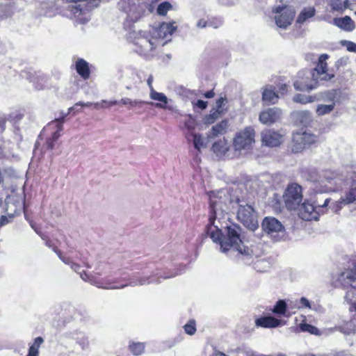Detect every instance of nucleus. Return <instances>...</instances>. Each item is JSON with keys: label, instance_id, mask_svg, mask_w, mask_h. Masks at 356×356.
<instances>
[{"label": "nucleus", "instance_id": "obj_1", "mask_svg": "<svg viewBox=\"0 0 356 356\" xmlns=\"http://www.w3.org/2000/svg\"><path fill=\"white\" fill-rule=\"evenodd\" d=\"M326 54H323L319 58V63L316 68L312 71H307L299 73V78L303 74L305 76L302 77L301 80H297L294 82L293 86L296 90L300 91H309L312 90L317 87L318 80L329 81L331 80L334 76L327 72V63L323 61L327 58Z\"/></svg>", "mask_w": 356, "mask_h": 356}, {"label": "nucleus", "instance_id": "obj_2", "mask_svg": "<svg viewBox=\"0 0 356 356\" xmlns=\"http://www.w3.org/2000/svg\"><path fill=\"white\" fill-rule=\"evenodd\" d=\"M71 3L67 6L72 15L81 24H85L90 19V11L98 6L99 0H65Z\"/></svg>", "mask_w": 356, "mask_h": 356}, {"label": "nucleus", "instance_id": "obj_3", "mask_svg": "<svg viewBox=\"0 0 356 356\" xmlns=\"http://www.w3.org/2000/svg\"><path fill=\"white\" fill-rule=\"evenodd\" d=\"M211 216L209 221L213 224L216 219L223 216V213L229 209V204L232 203L230 195L225 191L212 192L209 195Z\"/></svg>", "mask_w": 356, "mask_h": 356}, {"label": "nucleus", "instance_id": "obj_4", "mask_svg": "<svg viewBox=\"0 0 356 356\" xmlns=\"http://www.w3.org/2000/svg\"><path fill=\"white\" fill-rule=\"evenodd\" d=\"M243 238V229L239 225L232 224L227 226L226 235L220 241L221 251L225 252L232 248L242 253Z\"/></svg>", "mask_w": 356, "mask_h": 356}, {"label": "nucleus", "instance_id": "obj_5", "mask_svg": "<svg viewBox=\"0 0 356 356\" xmlns=\"http://www.w3.org/2000/svg\"><path fill=\"white\" fill-rule=\"evenodd\" d=\"M342 181L343 176L341 174L336 171L325 170L314 180L315 189L320 193L333 191Z\"/></svg>", "mask_w": 356, "mask_h": 356}, {"label": "nucleus", "instance_id": "obj_6", "mask_svg": "<svg viewBox=\"0 0 356 356\" xmlns=\"http://www.w3.org/2000/svg\"><path fill=\"white\" fill-rule=\"evenodd\" d=\"M236 203L238 205L237 211V219L248 229L254 231L258 226L257 215L254 208L244 204V201L236 199Z\"/></svg>", "mask_w": 356, "mask_h": 356}, {"label": "nucleus", "instance_id": "obj_7", "mask_svg": "<svg viewBox=\"0 0 356 356\" xmlns=\"http://www.w3.org/2000/svg\"><path fill=\"white\" fill-rule=\"evenodd\" d=\"M263 231L275 241H279L285 236V227L277 218L268 216L261 222Z\"/></svg>", "mask_w": 356, "mask_h": 356}, {"label": "nucleus", "instance_id": "obj_8", "mask_svg": "<svg viewBox=\"0 0 356 356\" xmlns=\"http://www.w3.org/2000/svg\"><path fill=\"white\" fill-rule=\"evenodd\" d=\"M286 207L289 210H295L302 200V188L297 184L288 186L283 195Z\"/></svg>", "mask_w": 356, "mask_h": 356}, {"label": "nucleus", "instance_id": "obj_9", "mask_svg": "<svg viewBox=\"0 0 356 356\" xmlns=\"http://www.w3.org/2000/svg\"><path fill=\"white\" fill-rule=\"evenodd\" d=\"M254 130L250 127H245L243 130L237 132L233 141L234 149L241 151L249 149L254 143Z\"/></svg>", "mask_w": 356, "mask_h": 356}, {"label": "nucleus", "instance_id": "obj_10", "mask_svg": "<svg viewBox=\"0 0 356 356\" xmlns=\"http://www.w3.org/2000/svg\"><path fill=\"white\" fill-rule=\"evenodd\" d=\"M273 12L276 14L275 16L276 25L283 29H286L291 24L296 13L294 9L289 6H277Z\"/></svg>", "mask_w": 356, "mask_h": 356}, {"label": "nucleus", "instance_id": "obj_11", "mask_svg": "<svg viewBox=\"0 0 356 356\" xmlns=\"http://www.w3.org/2000/svg\"><path fill=\"white\" fill-rule=\"evenodd\" d=\"M333 284L335 287L344 289L351 287L356 289V262L353 263V267L347 269L337 275Z\"/></svg>", "mask_w": 356, "mask_h": 356}, {"label": "nucleus", "instance_id": "obj_12", "mask_svg": "<svg viewBox=\"0 0 356 356\" xmlns=\"http://www.w3.org/2000/svg\"><path fill=\"white\" fill-rule=\"evenodd\" d=\"M318 140V137L307 131L298 132L293 136V150L299 152L304 149L307 145H310Z\"/></svg>", "mask_w": 356, "mask_h": 356}, {"label": "nucleus", "instance_id": "obj_13", "mask_svg": "<svg viewBox=\"0 0 356 356\" xmlns=\"http://www.w3.org/2000/svg\"><path fill=\"white\" fill-rule=\"evenodd\" d=\"M298 208V216L300 218L304 220H312L318 219V213L317 211V207H315L313 204L309 201H305L301 205L299 204Z\"/></svg>", "mask_w": 356, "mask_h": 356}, {"label": "nucleus", "instance_id": "obj_14", "mask_svg": "<svg viewBox=\"0 0 356 356\" xmlns=\"http://www.w3.org/2000/svg\"><path fill=\"white\" fill-rule=\"evenodd\" d=\"M124 10L131 22H136L145 12V6L140 4L138 0H131Z\"/></svg>", "mask_w": 356, "mask_h": 356}, {"label": "nucleus", "instance_id": "obj_15", "mask_svg": "<svg viewBox=\"0 0 356 356\" xmlns=\"http://www.w3.org/2000/svg\"><path fill=\"white\" fill-rule=\"evenodd\" d=\"M281 114L279 108H270L260 113L259 120L264 124H271L280 119Z\"/></svg>", "mask_w": 356, "mask_h": 356}, {"label": "nucleus", "instance_id": "obj_16", "mask_svg": "<svg viewBox=\"0 0 356 356\" xmlns=\"http://www.w3.org/2000/svg\"><path fill=\"white\" fill-rule=\"evenodd\" d=\"M282 135L272 129H266L261 133L262 143L266 146L277 147L280 145Z\"/></svg>", "mask_w": 356, "mask_h": 356}, {"label": "nucleus", "instance_id": "obj_17", "mask_svg": "<svg viewBox=\"0 0 356 356\" xmlns=\"http://www.w3.org/2000/svg\"><path fill=\"white\" fill-rule=\"evenodd\" d=\"M175 24V22L170 23L163 22L154 31L155 36L158 38L170 40L171 35L177 28Z\"/></svg>", "mask_w": 356, "mask_h": 356}, {"label": "nucleus", "instance_id": "obj_18", "mask_svg": "<svg viewBox=\"0 0 356 356\" xmlns=\"http://www.w3.org/2000/svg\"><path fill=\"white\" fill-rule=\"evenodd\" d=\"M356 201V187L350 188L344 197L340 198V200L335 203V206L333 208L334 212H338L343 205L353 203Z\"/></svg>", "mask_w": 356, "mask_h": 356}, {"label": "nucleus", "instance_id": "obj_19", "mask_svg": "<svg viewBox=\"0 0 356 356\" xmlns=\"http://www.w3.org/2000/svg\"><path fill=\"white\" fill-rule=\"evenodd\" d=\"M333 24L339 29L351 32L355 29V24L349 16L343 17H335L333 19Z\"/></svg>", "mask_w": 356, "mask_h": 356}, {"label": "nucleus", "instance_id": "obj_20", "mask_svg": "<svg viewBox=\"0 0 356 356\" xmlns=\"http://www.w3.org/2000/svg\"><path fill=\"white\" fill-rule=\"evenodd\" d=\"M137 44L141 48L143 53L148 54L158 45V40L157 38H141L137 42Z\"/></svg>", "mask_w": 356, "mask_h": 356}, {"label": "nucleus", "instance_id": "obj_21", "mask_svg": "<svg viewBox=\"0 0 356 356\" xmlns=\"http://www.w3.org/2000/svg\"><path fill=\"white\" fill-rule=\"evenodd\" d=\"M255 324L258 327L272 328L280 326L281 324V321L273 316H264L257 318L255 321Z\"/></svg>", "mask_w": 356, "mask_h": 356}, {"label": "nucleus", "instance_id": "obj_22", "mask_svg": "<svg viewBox=\"0 0 356 356\" xmlns=\"http://www.w3.org/2000/svg\"><path fill=\"white\" fill-rule=\"evenodd\" d=\"M316 15V9L314 6H308L303 8L300 12L296 19V24H303L307 20L313 17Z\"/></svg>", "mask_w": 356, "mask_h": 356}, {"label": "nucleus", "instance_id": "obj_23", "mask_svg": "<svg viewBox=\"0 0 356 356\" xmlns=\"http://www.w3.org/2000/svg\"><path fill=\"white\" fill-rule=\"evenodd\" d=\"M296 121L303 126H307L312 122V115L308 111H298L293 113Z\"/></svg>", "mask_w": 356, "mask_h": 356}, {"label": "nucleus", "instance_id": "obj_24", "mask_svg": "<svg viewBox=\"0 0 356 356\" xmlns=\"http://www.w3.org/2000/svg\"><path fill=\"white\" fill-rule=\"evenodd\" d=\"M227 128V122L225 120H222L219 123L213 126L208 134V138L211 139L218 135L224 134L226 132Z\"/></svg>", "mask_w": 356, "mask_h": 356}, {"label": "nucleus", "instance_id": "obj_25", "mask_svg": "<svg viewBox=\"0 0 356 356\" xmlns=\"http://www.w3.org/2000/svg\"><path fill=\"white\" fill-rule=\"evenodd\" d=\"M207 234L213 240V242H219L222 240V231L217 226L214 225L209 222V225L207 227Z\"/></svg>", "mask_w": 356, "mask_h": 356}, {"label": "nucleus", "instance_id": "obj_26", "mask_svg": "<svg viewBox=\"0 0 356 356\" xmlns=\"http://www.w3.org/2000/svg\"><path fill=\"white\" fill-rule=\"evenodd\" d=\"M149 96L152 99L161 102L155 104L156 107L161 108H165V105L168 104V99L165 94L156 92L154 89H152Z\"/></svg>", "mask_w": 356, "mask_h": 356}, {"label": "nucleus", "instance_id": "obj_27", "mask_svg": "<svg viewBox=\"0 0 356 356\" xmlns=\"http://www.w3.org/2000/svg\"><path fill=\"white\" fill-rule=\"evenodd\" d=\"M76 70L77 73L84 79H87L90 75L88 63L82 58L78 59L76 62Z\"/></svg>", "mask_w": 356, "mask_h": 356}, {"label": "nucleus", "instance_id": "obj_28", "mask_svg": "<svg viewBox=\"0 0 356 356\" xmlns=\"http://www.w3.org/2000/svg\"><path fill=\"white\" fill-rule=\"evenodd\" d=\"M316 101L323 100L327 102L334 103L336 98V90H326L314 95Z\"/></svg>", "mask_w": 356, "mask_h": 356}, {"label": "nucleus", "instance_id": "obj_29", "mask_svg": "<svg viewBox=\"0 0 356 356\" xmlns=\"http://www.w3.org/2000/svg\"><path fill=\"white\" fill-rule=\"evenodd\" d=\"M1 177H4L6 179L5 184L2 185L4 188L6 195L8 196V182L10 181V180L11 181V179H15L18 176L17 175L16 171L13 168L9 167L4 169L3 175H2Z\"/></svg>", "mask_w": 356, "mask_h": 356}, {"label": "nucleus", "instance_id": "obj_30", "mask_svg": "<svg viewBox=\"0 0 356 356\" xmlns=\"http://www.w3.org/2000/svg\"><path fill=\"white\" fill-rule=\"evenodd\" d=\"M278 97V95L276 94V92L271 87H267L264 90L262 94V99L264 102L271 104H275L277 101Z\"/></svg>", "mask_w": 356, "mask_h": 356}, {"label": "nucleus", "instance_id": "obj_31", "mask_svg": "<svg viewBox=\"0 0 356 356\" xmlns=\"http://www.w3.org/2000/svg\"><path fill=\"white\" fill-rule=\"evenodd\" d=\"M226 102H227V99H226V98H224V97H220L216 101V111L213 114L210 115L209 116H208L207 118V123L211 124L215 121L216 117H214V115H216V113L220 114L222 113V107L223 105H225V104Z\"/></svg>", "mask_w": 356, "mask_h": 356}, {"label": "nucleus", "instance_id": "obj_32", "mask_svg": "<svg viewBox=\"0 0 356 356\" xmlns=\"http://www.w3.org/2000/svg\"><path fill=\"white\" fill-rule=\"evenodd\" d=\"M129 349L134 355L138 356L145 352V343L142 342H132L129 344Z\"/></svg>", "mask_w": 356, "mask_h": 356}, {"label": "nucleus", "instance_id": "obj_33", "mask_svg": "<svg viewBox=\"0 0 356 356\" xmlns=\"http://www.w3.org/2000/svg\"><path fill=\"white\" fill-rule=\"evenodd\" d=\"M43 341L44 340L41 337H36L34 340L33 344L29 347L27 356H38L39 348Z\"/></svg>", "mask_w": 356, "mask_h": 356}, {"label": "nucleus", "instance_id": "obj_34", "mask_svg": "<svg viewBox=\"0 0 356 356\" xmlns=\"http://www.w3.org/2000/svg\"><path fill=\"white\" fill-rule=\"evenodd\" d=\"M212 149L216 154H225L228 150L226 140L222 139L214 143Z\"/></svg>", "mask_w": 356, "mask_h": 356}, {"label": "nucleus", "instance_id": "obj_35", "mask_svg": "<svg viewBox=\"0 0 356 356\" xmlns=\"http://www.w3.org/2000/svg\"><path fill=\"white\" fill-rule=\"evenodd\" d=\"M294 102L305 104L316 101L314 95H306L302 94H297L293 97Z\"/></svg>", "mask_w": 356, "mask_h": 356}, {"label": "nucleus", "instance_id": "obj_36", "mask_svg": "<svg viewBox=\"0 0 356 356\" xmlns=\"http://www.w3.org/2000/svg\"><path fill=\"white\" fill-rule=\"evenodd\" d=\"M334 105L335 103H331L330 104H319L316 111L317 115L322 116L330 113L333 111Z\"/></svg>", "mask_w": 356, "mask_h": 356}, {"label": "nucleus", "instance_id": "obj_37", "mask_svg": "<svg viewBox=\"0 0 356 356\" xmlns=\"http://www.w3.org/2000/svg\"><path fill=\"white\" fill-rule=\"evenodd\" d=\"M286 310V303L283 300H278L274 308L272 309V312L276 314L284 315Z\"/></svg>", "mask_w": 356, "mask_h": 356}, {"label": "nucleus", "instance_id": "obj_38", "mask_svg": "<svg viewBox=\"0 0 356 356\" xmlns=\"http://www.w3.org/2000/svg\"><path fill=\"white\" fill-rule=\"evenodd\" d=\"M300 329L302 332H307L315 335H318L320 334L317 327L306 323H300Z\"/></svg>", "mask_w": 356, "mask_h": 356}, {"label": "nucleus", "instance_id": "obj_39", "mask_svg": "<svg viewBox=\"0 0 356 356\" xmlns=\"http://www.w3.org/2000/svg\"><path fill=\"white\" fill-rule=\"evenodd\" d=\"M193 145L197 150L200 151L202 148L205 147L206 145L202 135L197 134H193Z\"/></svg>", "mask_w": 356, "mask_h": 356}, {"label": "nucleus", "instance_id": "obj_40", "mask_svg": "<svg viewBox=\"0 0 356 356\" xmlns=\"http://www.w3.org/2000/svg\"><path fill=\"white\" fill-rule=\"evenodd\" d=\"M106 102L105 101H102L101 103H92V102H87V103H84V102H79L77 103H76L72 107H70L69 108L70 111H73V110H75L76 106H90L92 105H94L95 108H99V107H104V104H105Z\"/></svg>", "mask_w": 356, "mask_h": 356}, {"label": "nucleus", "instance_id": "obj_41", "mask_svg": "<svg viewBox=\"0 0 356 356\" xmlns=\"http://www.w3.org/2000/svg\"><path fill=\"white\" fill-rule=\"evenodd\" d=\"M172 8V5L169 2H163L158 6L156 12L159 15H165L168 10Z\"/></svg>", "mask_w": 356, "mask_h": 356}, {"label": "nucleus", "instance_id": "obj_42", "mask_svg": "<svg viewBox=\"0 0 356 356\" xmlns=\"http://www.w3.org/2000/svg\"><path fill=\"white\" fill-rule=\"evenodd\" d=\"M340 44L343 47H346L347 51L350 52H356V43L352 41L343 40L340 41Z\"/></svg>", "mask_w": 356, "mask_h": 356}, {"label": "nucleus", "instance_id": "obj_43", "mask_svg": "<svg viewBox=\"0 0 356 356\" xmlns=\"http://www.w3.org/2000/svg\"><path fill=\"white\" fill-rule=\"evenodd\" d=\"M186 333L189 335H193L196 332L195 321H190L184 327Z\"/></svg>", "mask_w": 356, "mask_h": 356}, {"label": "nucleus", "instance_id": "obj_44", "mask_svg": "<svg viewBox=\"0 0 356 356\" xmlns=\"http://www.w3.org/2000/svg\"><path fill=\"white\" fill-rule=\"evenodd\" d=\"M298 309L308 308L312 309L309 300L305 297H302L299 300V305L296 307Z\"/></svg>", "mask_w": 356, "mask_h": 356}, {"label": "nucleus", "instance_id": "obj_45", "mask_svg": "<svg viewBox=\"0 0 356 356\" xmlns=\"http://www.w3.org/2000/svg\"><path fill=\"white\" fill-rule=\"evenodd\" d=\"M184 125L189 131H192L195 127V120L189 116L184 122Z\"/></svg>", "mask_w": 356, "mask_h": 356}, {"label": "nucleus", "instance_id": "obj_46", "mask_svg": "<svg viewBox=\"0 0 356 356\" xmlns=\"http://www.w3.org/2000/svg\"><path fill=\"white\" fill-rule=\"evenodd\" d=\"M349 63V58L348 56H343L340 58L336 62V67L337 68L340 67H344Z\"/></svg>", "mask_w": 356, "mask_h": 356}, {"label": "nucleus", "instance_id": "obj_47", "mask_svg": "<svg viewBox=\"0 0 356 356\" xmlns=\"http://www.w3.org/2000/svg\"><path fill=\"white\" fill-rule=\"evenodd\" d=\"M148 279H149V277H142V278H140L139 280V281H138V284L139 285H143V284H149L151 282L150 281H147ZM129 284L131 285V286H136V285H138V283L135 282L134 281H131Z\"/></svg>", "mask_w": 356, "mask_h": 356}, {"label": "nucleus", "instance_id": "obj_48", "mask_svg": "<svg viewBox=\"0 0 356 356\" xmlns=\"http://www.w3.org/2000/svg\"><path fill=\"white\" fill-rule=\"evenodd\" d=\"M330 202V198H326L323 204L321 203V201L316 200L315 207H317V210L321 209L323 208L326 207L328 205V203Z\"/></svg>", "mask_w": 356, "mask_h": 356}, {"label": "nucleus", "instance_id": "obj_49", "mask_svg": "<svg viewBox=\"0 0 356 356\" xmlns=\"http://www.w3.org/2000/svg\"><path fill=\"white\" fill-rule=\"evenodd\" d=\"M56 8L54 6H50L49 8H47V10L44 12V15L47 17H51L55 14Z\"/></svg>", "mask_w": 356, "mask_h": 356}, {"label": "nucleus", "instance_id": "obj_50", "mask_svg": "<svg viewBox=\"0 0 356 356\" xmlns=\"http://www.w3.org/2000/svg\"><path fill=\"white\" fill-rule=\"evenodd\" d=\"M121 102L124 104V105H127V104H130L131 106H134L136 105L137 104V102L134 101L133 102L131 99H129V98H122L121 99Z\"/></svg>", "mask_w": 356, "mask_h": 356}, {"label": "nucleus", "instance_id": "obj_51", "mask_svg": "<svg viewBox=\"0 0 356 356\" xmlns=\"http://www.w3.org/2000/svg\"><path fill=\"white\" fill-rule=\"evenodd\" d=\"M196 106L202 110H204L207 106V102L203 100H198L196 103Z\"/></svg>", "mask_w": 356, "mask_h": 356}, {"label": "nucleus", "instance_id": "obj_52", "mask_svg": "<svg viewBox=\"0 0 356 356\" xmlns=\"http://www.w3.org/2000/svg\"><path fill=\"white\" fill-rule=\"evenodd\" d=\"M209 26L207 22L204 19H200L197 24V26L199 28H204Z\"/></svg>", "mask_w": 356, "mask_h": 356}, {"label": "nucleus", "instance_id": "obj_53", "mask_svg": "<svg viewBox=\"0 0 356 356\" xmlns=\"http://www.w3.org/2000/svg\"><path fill=\"white\" fill-rule=\"evenodd\" d=\"M72 111H70L68 110V112L67 113H61V116L55 119L54 122H59V121H62V122H64L65 120V117L69 114L70 112H71Z\"/></svg>", "mask_w": 356, "mask_h": 356}, {"label": "nucleus", "instance_id": "obj_54", "mask_svg": "<svg viewBox=\"0 0 356 356\" xmlns=\"http://www.w3.org/2000/svg\"><path fill=\"white\" fill-rule=\"evenodd\" d=\"M331 6H332V10H342V8H343L341 4H338L335 2H333L331 4Z\"/></svg>", "mask_w": 356, "mask_h": 356}, {"label": "nucleus", "instance_id": "obj_55", "mask_svg": "<svg viewBox=\"0 0 356 356\" xmlns=\"http://www.w3.org/2000/svg\"><path fill=\"white\" fill-rule=\"evenodd\" d=\"M147 85L149 88V90H150V92L152 91V89H154L153 88V86H152V83H153V76L152 75H150L147 80Z\"/></svg>", "mask_w": 356, "mask_h": 356}, {"label": "nucleus", "instance_id": "obj_56", "mask_svg": "<svg viewBox=\"0 0 356 356\" xmlns=\"http://www.w3.org/2000/svg\"><path fill=\"white\" fill-rule=\"evenodd\" d=\"M55 142L56 141H54V140L51 138H49L47 142V147L50 149H52L54 147Z\"/></svg>", "mask_w": 356, "mask_h": 356}, {"label": "nucleus", "instance_id": "obj_57", "mask_svg": "<svg viewBox=\"0 0 356 356\" xmlns=\"http://www.w3.org/2000/svg\"><path fill=\"white\" fill-rule=\"evenodd\" d=\"M56 122V127H57V131H60L63 130V123L64 122H62V121H59V122H54V121H52L51 123H54Z\"/></svg>", "mask_w": 356, "mask_h": 356}, {"label": "nucleus", "instance_id": "obj_58", "mask_svg": "<svg viewBox=\"0 0 356 356\" xmlns=\"http://www.w3.org/2000/svg\"><path fill=\"white\" fill-rule=\"evenodd\" d=\"M60 136V134L59 131H55L53 133L51 138L52 140H54V141H56L59 138Z\"/></svg>", "mask_w": 356, "mask_h": 356}, {"label": "nucleus", "instance_id": "obj_59", "mask_svg": "<svg viewBox=\"0 0 356 356\" xmlns=\"http://www.w3.org/2000/svg\"><path fill=\"white\" fill-rule=\"evenodd\" d=\"M56 253L58 254L59 258L65 264H69L70 261H69V259H67V258H65V257H63L61 256V254L60 252H56Z\"/></svg>", "mask_w": 356, "mask_h": 356}, {"label": "nucleus", "instance_id": "obj_60", "mask_svg": "<svg viewBox=\"0 0 356 356\" xmlns=\"http://www.w3.org/2000/svg\"><path fill=\"white\" fill-rule=\"evenodd\" d=\"M213 96H214V92L213 90H209L204 94V97L207 98H211Z\"/></svg>", "mask_w": 356, "mask_h": 356}, {"label": "nucleus", "instance_id": "obj_61", "mask_svg": "<svg viewBox=\"0 0 356 356\" xmlns=\"http://www.w3.org/2000/svg\"><path fill=\"white\" fill-rule=\"evenodd\" d=\"M71 267L76 272H77L80 269V266L74 263L72 264Z\"/></svg>", "mask_w": 356, "mask_h": 356}, {"label": "nucleus", "instance_id": "obj_62", "mask_svg": "<svg viewBox=\"0 0 356 356\" xmlns=\"http://www.w3.org/2000/svg\"><path fill=\"white\" fill-rule=\"evenodd\" d=\"M80 277L84 281H88V275L86 273H80Z\"/></svg>", "mask_w": 356, "mask_h": 356}, {"label": "nucleus", "instance_id": "obj_63", "mask_svg": "<svg viewBox=\"0 0 356 356\" xmlns=\"http://www.w3.org/2000/svg\"><path fill=\"white\" fill-rule=\"evenodd\" d=\"M287 90V86L286 85H282L280 88V91L282 92V93L283 94L285 91H286Z\"/></svg>", "mask_w": 356, "mask_h": 356}, {"label": "nucleus", "instance_id": "obj_64", "mask_svg": "<svg viewBox=\"0 0 356 356\" xmlns=\"http://www.w3.org/2000/svg\"><path fill=\"white\" fill-rule=\"evenodd\" d=\"M214 356H226V355L221 352H218L215 353Z\"/></svg>", "mask_w": 356, "mask_h": 356}]
</instances>
